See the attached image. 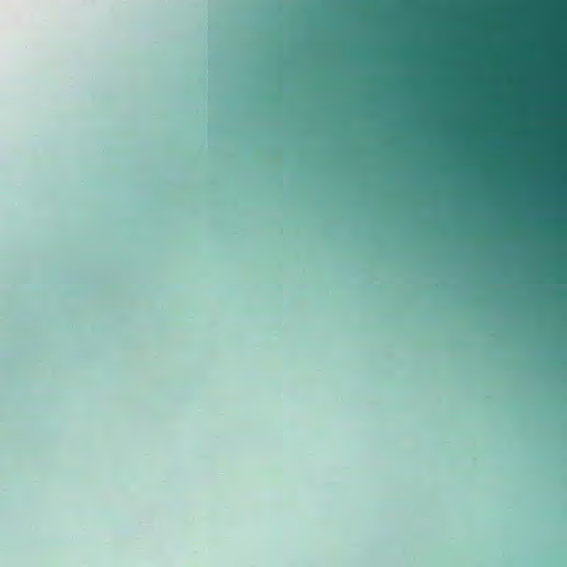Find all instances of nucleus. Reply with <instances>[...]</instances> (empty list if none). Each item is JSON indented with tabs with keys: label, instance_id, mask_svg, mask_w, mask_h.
I'll use <instances>...</instances> for the list:
<instances>
[{
	"label": "nucleus",
	"instance_id": "nucleus-1",
	"mask_svg": "<svg viewBox=\"0 0 567 567\" xmlns=\"http://www.w3.org/2000/svg\"><path fill=\"white\" fill-rule=\"evenodd\" d=\"M311 82L315 92L319 85V4L312 0L311 6Z\"/></svg>",
	"mask_w": 567,
	"mask_h": 567
}]
</instances>
